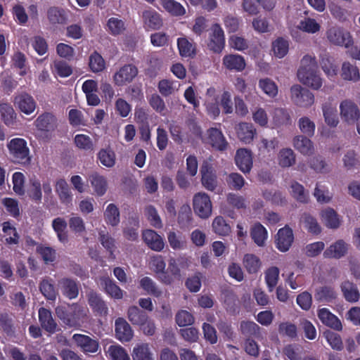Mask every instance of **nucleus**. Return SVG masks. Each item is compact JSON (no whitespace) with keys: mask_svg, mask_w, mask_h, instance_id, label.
<instances>
[{"mask_svg":"<svg viewBox=\"0 0 360 360\" xmlns=\"http://www.w3.org/2000/svg\"><path fill=\"white\" fill-rule=\"evenodd\" d=\"M236 131L238 139L245 144L252 143L257 133L253 124L248 122L239 123L236 127Z\"/></svg>","mask_w":360,"mask_h":360,"instance_id":"obj_15","label":"nucleus"},{"mask_svg":"<svg viewBox=\"0 0 360 360\" xmlns=\"http://www.w3.org/2000/svg\"><path fill=\"white\" fill-rule=\"evenodd\" d=\"M207 134L208 143L212 148L219 151H224L226 150L229 143L220 129L211 127L207 129Z\"/></svg>","mask_w":360,"mask_h":360,"instance_id":"obj_11","label":"nucleus"},{"mask_svg":"<svg viewBox=\"0 0 360 360\" xmlns=\"http://www.w3.org/2000/svg\"><path fill=\"white\" fill-rule=\"evenodd\" d=\"M140 286L148 294L155 297H159L162 295V291L158 288L156 283L148 276L142 278L140 281Z\"/></svg>","mask_w":360,"mask_h":360,"instance_id":"obj_56","label":"nucleus"},{"mask_svg":"<svg viewBox=\"0 0 360 360\" xmlns=\"http://www.w3.org/2000/svg\"><path fill=\"white\" fill-rule=\"evenodd\" d=\"M74 143L77 148L86 153H92L94 150V142L88 135L77 134L74 138Z\"/></svg>","mask_w":360,"mask_h":360,"instance_id":"obj_48","label":"nucleus"},{"mask_svg":"<svg viewBox=\"0 0 360 360\" xmlns=\"http://www.w3.org/2000/svg\"><path fill=\"white\" fill-rule=\"evenodd\" d=\"M67 226L66 221L62 217L55 218L52 221L53 229L56 233L59 241L63 243H66L68 241Z\"/></svg>","mask_w":360,"mask_h":360,"instance_id":"obj_36","label":"nucleus"},{"mask_svg":"<svg viewBox=\"0 0 360 360\" xmlns=\"http://www.w3.org/2000/svg\"><path fill=\"white\" fill-rule=\"evenodd\" d=\"M14 104L26 115L31 114L36 108L35 101L32 96L26 93L16 96L14 98Z\"/></svg>","mask_w":360,"mask_h":360,"instance_id":"obj_18","label":"nucleus"},{"mask_svg":"<svg viewBox=\"0 0 360 360\" xmlns=\"http://www.w3.org/2000/svg\"><path fill=\"white\" fill-rule=\"evenodd\" d=\"M323 113L325 122L330 127H336L338 124V117L337 115V110L330 104L326 103L323 105Z\"/></svg>","mask_w":360,"mask_h":360,"instance_id":"obj_57","label":"nucleus"},{"mask_svg":"<svg viewBox=\"0 0 360 360\" xmlns=\"http://www.w3.org/2000/svg\"><path fill=\"white\" fill-rule=\"evenodd\" d=\"M229 187L235 191H240L244 186L245 181L243 176L237 172H232L226 177Z\"/></svg>","mask_w":360,"mask_h":360,"instance_id":"obj_64","label":"nucleus"},{"mask_svg":"<svg viewBox=\"0 0 360 360\" xmlns=\"http://www.w3.org/2000/svg\"><path fill=\"white\" fill-rule=\"evenodd\" d=\"M243 265L248 274H256L260 269L261 261L253 254H246L243 257Z\"/></svg>","mask_w":360,"mask_h":360,"instance_id":"obj_51","label":"nucleus"},{"mask_svg":"<svg viewBox=\"0 0 360 360\" xmlns=\"http://www.w3.org/2000/svg\"><path fill=\"white\" fill-rule=\"evenodd\" d=\"M318 317L324 325L337 330H342V326L340 319L328 309L322 308L319 309Z\"/></svg>","mask_w":360,"mask_h":360,"instance_id":"obj_23","label":"nucleus"},{"mask_svg":"<svg viewBox=\"0 0 360 360\" xmlns=\"http://www.w3.org/2000/svg\"><path fill=\"white\" fill-rule=\"evenodd\" d=\"M3 232L8 236L6 238V243L9 245H17L19 243V235L16 229L13 226L9 221H5L2 224Z\"/></svg>","mask_w":360,"mask_h":360,"instance_id":"obj_59","label":"nucleus"},{"mask_svg":"<svg viewBox=\"0 0 360 360\" xmlns=\"http://www.w3.org/2000/svg\"><path fill=\"white\" fill-rule=\"evenodd\" d=\"M290 94L292 102L297 106L307 108L314 102V94L309 89L299 84L291 86Z\"/></svg>","mask_w":360,"mask_h":360,"instance_id":"obj_5","label":"nucleus"},{"mask_svg":"<svg viewBox=\"0 0 360 360\" xmlns=\"http://www.w3.org/2000/svg\"><path fill=\"white\" fill-rule=\"evenodd\" d=\"M328 41L337 46H345L348 49L354 44L351 34L342 27H332L326 32Z\"/></svg>","mask_w":360,"mask_h":360,"instance_id":"obj_4","label":"nucleus"},{"mask_svg":"<svg viewBox=\"0 0 360 360\" xmlns=\"http://www.w3.org/2000/svg\"><path fill=\"white\" fill-rule=\"evenodd\" d=\"M176 84V82L165 79L158 82V89L162 96L167 97L178 89Z\"/></svg>","mask_w":360,"mask_h":360,"instance_id":"obj_62","label":"nucleus"},{"mask_svg":"<svg viewBox=\"0 0 360 360\" xmlns=\"http://www.w3.org/2000/svg\"><path fill=\"white\" fill-rule=\"evenodd\" d=\"M177 46L181 57L193 58L196 55L195 44L189 41L186 37L178 38Z\"/></svg>","mask_w":360,"mask_h":360,"instance_id":"obj_34","label":"nucleus"},{"mask_svg":"<svg viewBox=\"0 0 360 360\" xmlns=\"http://www.w3.org/2000/svg\"><path fill=\"white\" fill-rule=\"evenodd\" d=\"M341 76L345 80L358 81L360 79L359 70L349 62H344L342 65Z\"/></svg>","mask_w":360,"mask_h":360,"instance_id":"obj_46","label":"nucleus"},{"mask_svg":"<svg viewBox=\"0 0 360 360\" xmlns=\"http://www.w3.org/2000/svg\"><path fill=\"white\" fill-rule=\"evenodd\" d=\"M235 163L244 174H249L252 168V153L247 148H239L235 155Z\"/></svg>","mask_w":360,"mask_h":360,"instance_id":"obj_9","label":"nucleus"},{"mask_svg":"<svg viewBox=\"0 0 360 360\" xmlns=\"http://www.w3.org/2000/svg\"><path fill=\"white\" fill-rule=\"evenodd\" d=\"M142 18L145 25L151 30H158L162 25L160 15L155 10L144 11L142 13Z\"/></svg>","mask_w":360,"mask_h":360,"instance_id":"obj_27","label":"nucleus"},{"mask_svg":"<svg viewBox=\"0 0 360 360\" xmlns=\"http://www.w3.org/2000/svg\"><path fill=\"white\" fill-rule=\"evenodd\" d=\"M347 251V244L343 240H338L323 252L326 258L339 259L343 257Z\"/></svg>","mask_w":360,"mask_h":360,"instance_id":"obj_29","label":"nucleus"},{"mask_svg":"<svg viewBox=\"0 0 360 360\" xmlns=\"http://www.w3.org/2000/svg\"><path fill=\"white\" fill-rule=\"evenodd\" d=\"M225 46L224 32L218 23H214L211 27L207 43L208 49L215 53H220Z\"/></svg>","mask_w":360,"mask_h":360,"instance_id":"obj_7","label":"nucleus"},{"mask_svg":"<svg viewBox=\"0 0 360 360\" xmlns=\"http://www.w3.org/2000/svg\"><path fill=\"white\" fill-rule=\"evenodd\" d=\"M138 73L139 70L135 65L125 64L114 74V83L118 86L127 85L133 82Z\"/></svg>","mask_w":360,"mask_h":360,"instance_id":"obj_6","label":"nucleus"},{"mask_svg":"<svg viewBox=\"0 0 360 360\" xmlns=\"http://www.w3.org/2000/svg\"><path fill=\"white\" fill-rule=\"evenodd\" d=\"M128 319L133 325L140 326L147 321V314L136 306H131L127 311Z\"/></svg>","mask_w":360,"mask_h":360,"instance_id":"obj_49","label":"nucleus"},{"mask_svg":"<svg viewBox=\"0 0 360 360\" xmlns=\"http://www.w3.org/2000/svg\"><path fill=\"white\" fill-rule=\"evenodd\" d=\"M72 340L84 352L95 353L99 347L97 340L83 334H74Z\"/></svg>","mask_w":360,"mask_h":360,"instance_id":"obj_13","label":"nucleus"},{"mask_svg":"<svg viewBox=\"0 0 360 360\" xmlns=\"http://www.w3.org/2000/svg\"><path fill=\"white\" fill-rule=\"evenodd\" d=\"M39 290L46 300H56L58 293L54 285V281L52 279H43L39 283Z\"/></svg>","mask_w":360,"mask_h":360,"instance_id":"obj_40","label":"nucleus"},{"mask_svg":"<svg viewBox=\"0 0 360 360\" xmlns=\"http://www.w3.org/2000/svg\"><path fill=\"white\" fill-rule=\"evenodd\" d=\"M97 160L103 166L111 168L116 163V155L115 151L110 146H108L105 148H101L98 151Z\"/></svg>","mask_w":360,"mask_h":360,"instance_id":"obj_31","label":"nucleus"},{"mask_svg":"<svg viewBox=\"0 0 360 360\" xmlns=\"http://www.w3.org/2000/svg\"><path fill=\"white\" fill-rule=\"evenodd\" d=\"M10 160L23 167L31 164L32 155L27 143L22 138H13L7 143Z\"/></svg>","mask_w":360,"mask_h":360,"instance_id":"obj_1","label":"nucleus"},{"mask_svg":"<svg viewBox=\"0 0 360 360\" xmlns=\"http://www.w3.org/2000/svg\"><path fill=\"white\" fill-rule=\"evenodd\" d=\"M272 49L276 57L282 58L288 52L289 43L288 40L282 37H279L273 42Z\"/></svg>","mask_w":360,"mask_h":360,"instance_id":"obj_60","label":"nucleus"},{"mask_svg":"<svg viewBox=\"0 0 360 360\" xmlns=\"http://www.w3.org/2000/svg\"><path fill=\"white\" fill-rule=\"evenodd\" d=\"M139 219L136 215L129 217L127 224L123 229V235L129 240L134 241L138 238Z\"/></svg>","mask_w":360,"mask_h":360,"instance_id":"obj_28","label":"nucleus"},{"mask_svg":"<svg viewBox=\"0 0 360 360\" xmlns=\"http://www.w3.org/2000/svg\"><path fill=\"white\" fill-rule=\"evenodd\" d=\"M87 297L88 303L94 311L101 316H105L108 314V308L100 295L94 291H91L88 293Z\"/></svg>","mask_w":360,"mask_h":360,"instance_id":"obj_21","label":"nucleus"},{"mask_svg":"<svg viewBox=\"0 0 360 360\" xmlns=\"http://www.w3.org/2000/svg\"><path fill=\"white\" fill-rule=\"evenodd\" d=\"M115 337L121 342H129L133 338L130 325L123 318H118L115 323Z\"/></svg>","mask_w":360,"mask_h":360,"instance_id":"obj_16","label":"nucleus"},{"mask_svg":"<svg viewBox=\"0 0 360 360\" xmlns=\"http://www.w3.org/2000/svg\"><path fill=\"white\" fill-rule=\"evenodd\" d=\"M143 240L153 250L160 252L165 246L162 238L153 230L148 229L143 232Z\"/></svg>","mask_w":360,"mask_h":360,"instance_id":"obj_17","label":"nucleus"},{"mask_svg":"<svg viewBox=\"0 0 360 360\" xmlns=\"http://www.w3.org/2000/svg\"><path fill=\"white\" fill-rule=\"evenodd\" d=\"M280 271L277 266H271L264 272V280L269 292H271L278 284Z\"/></svg>","mask_w":360,"mask_h":360,"instance_id":"obj_41","label":"nucleus"},{"mask_svg":"<svg viewBox=\"0 0 360 360\" xmlns=\"http://www.w3.org/2000/svg\"><path fill=\"white\" fill-rule=\"evenodd\" d=\"M261 327L252 321H242L240 323V333L245 338L261 339Z\"/></svg>","mask_w":360,"mask_h":360,"instance_id":"obj_20","label":"nucleus"},{"mask_svg":"<svg viewBox=\"0 0 360 360\" xmlns=\"http://www.w3.org/2000/svg\"><path fill=\"white\" fill-rule=\"evenodd\" d=\"M341 290L345 299L349 302H356L360 293L356 284L349 281H344L341 285Z\"/></svg>","mask_w":360,"mask_h":360,"instance_id":"obj_32","label":"nucleus"},{"mask_svg":"<svg viewBox=\"0 0 360 360\" xmlns=\"http://www.w3.org/2000/svg\"><path fill=\"white\" fill-rule=\"evenodd\" d=\"M259 86L264 94L271 98L275 97L278 94L277 85L269 78L259 79Z\"/></svg>","mask_w":360,"mask_h":360,"instance_id":"obj_63","label":"nucleus"},{"mask_svg":"<svg viewBox=\"0 0 360 360\" xmlns=\"http://www.w3.org/2000/svg\"><path fill=\"white\" fill-rule=\"evenodd\" d=\"M292 195L298 202L307 203L309 200V194L305 191L304 186L297 181H294L291 184Z\"/></svg>","mask_w":360,"mask_h":360,"instance_id":"obj_61","label":"nucleus"},{"mask_svg":"<svg viewBox=\"0 0 360 360\" xmlns=\"http://www.w3.org/2000/svg\"><path fill=\"white\" fill-rule=\"evenodd\" d=\"M314 297L317 301L331 302L336 298V293L332 287L323 286L316 290Z\"/></svg>","mask_w":360,"mask_h":360,"instance_id":"obj_58","label":"nucleus"},{"mask_svg":"<svg viewBox=\"0 0 360 360\" xmlns=\"http://www.w3.org/2000/svg\"><path fill=\"white\" fill-rule=\"evenodd\" d=\"M214 232L219 236H226L231 232V226L226 223L223 217L218 216L212 221Z\"/></svg>","mask_w":360,"mask_h":360,"instance_id":"obj_54","label":"nucleus"},{"mask_svg":"<svg viewBox=\"0 0 360 360\" xmlns=\"http://www.w3.org/2000/svg\"><path fill=\"white\" fill-rule=\"evenodd\" d=\"M57 316L67 326L77 325L81 318V308L77 304L58 306L55 309Z\"/></svg>","mask_w":360,"mask_h":360,"instance_id":"obj_2","label":"nucleus"},{"mask_svg":"<svg viewBox=\"0 0 360 360\" xmlns=\"http://www.w3.org/2000/svg\"><path fill=\"white\" fill-rule=\"evenodd\" d=\"M104 217L108 224L112 226L118 225L120 221L118 207L113 203L109 204L104 212Z\"/></svg>","mask_w":360,"mask_h":360,"instance_id":"obj_52","label":"nucleus"},{"mask_svg":"<svg viewBox=\"0 0 360 360\" xmlns=\"http://www.w3.org/2000/svg\"><path fill=\"white\" fill-rule=\"evenodd\" d=\"M299 80L304 85H307L314 90L319 89L323 85V79L317 70L308 72L304 77H298Z\"/></svg>","mask_w":360,"mask_h":360,"instance_id":"obj_42","label":"nucleus"},{"mask_svg":"<svg viewBox=\"0 0 360 360\" xmlns=\"http://www.w3.org/2000/svg\"><path fill=\"white\" fill-rule=\"evenodd\" d=\"M223 65L229 70L241 72L246 66L243 56L238 54H228L223 58Z\"/></svg>","mask_w":360,"mask_h":360,"instance_id":"obj_19","label":"nucleus"},{"mask_svg":"<svg viewBox=\"0 0 360 360\" xmlns=\"http://www.w3.org/2000/svg\"><path fill=\"white\" fill-rule=\"evenodd\" d=\"M56 192L62 204L69 205L72 201V194L67 181L64 179H59L56 183Z\"/></svg>","mask_w":360,"mask_h":360,"instance_id":"obj_24","label":"nucleus"},{"mask_svg":"<svg viewBox=\"0 0 360 360\" xmlns=\"http://www.w3.org/2000/svg\"><path fill=\"white\" fill-rule=\"evenodd\" d=\"M89 179L97 195L103 196L106 193L108 189V182L104 176L94 172L89 175Z\"/></svg>","mask_w":360,"mask_h":360,"instance_id":"obj_25","label":"nucleus"},{"mask_svg":"<svg viewBox=\"0 0 360 360\" xmlns=\"http://www.w3.org/2000/svg\"><path fill=\"white\" fill-rule=\"evenodd\" d=\"M267 231L259 222L255 223L251 228L250 236L258 246H263L267 238Z\"/></svg>","mask_w":360,"mask_h":360,"instance_id":"obj_37","label":"nucleus"},{"mask_svg":"<svg viewBox=\"0 0 360 360\" xmlns=\"http://www.w3.org/2000/svg\"><path fill=\"white\" fill-rule=\"evenodd\" d=\"M201 182L208 191H214L217 186V175L212 167L207 162H204L200 167Z\"/></svg>","mask_w":360,"mask_h":360,"instance_id":"obj_10","label":"nucleus"},{"mask_svg":"<svg viewBox=\"0 0 360 360\" xmlns=\"http://www.w3.org/2000/svg\"><path fill=\"white\" fill-rule=\"evenodd\" d=\"M63 295L70 300L75 299L79 295V283L69 278H63L60 281Z\"/></svg>","mask_w":360,"mask_h":360,"instance_id":"obj_22","label":"nucleus"},{"mask_svg":"<svg viewBox=\"0 0 360 360\" xmlns=\"http://www.w3.org/2000/svg\"><path fill=\"white\" fill-rule=\"evenodd\" d=\"M318 64L314 56L305 55L301 60V65L297 70V77H304L308 72L317 70Z\"/></svg>","mask_w":360,"mask_h":360,"instance_id":"obj_30","label":"nucleus"},{"mask_svg":"<svg viewBox=\"0 0 360 360\" xmlns=\"http://www.w3.org/2000/svg\"><path fill=\"white\" fill-rule=\"evenodd\" d=\"M162 7L172 15L182 16L186 13V9L175 0H160Z\"/></svg>","mask_w":360,"mask_h":360,"instance_id":"obj_47","label":"nucleus"},{"mask_svg":"<svg viewBox=\"0 0 360 360\" xmlns=\"http://www.w3.org/2000/svg\"><path fill=\"white\" fill-rule=\"evenodd\" d=\"M38 314L41 328L50 334L55 333L57 330L58 325L53 318L51 311L44 307H41L39 309Z\"/></svg>","mask_w":360,"mask_h":360,"instance_id":"obj_14","label":"nucleus"},{"mask_svg":"<svg viewBox=\"0 0 360 360\" xmlns=\"http://www.w3.org/2000/svg\"><path fill=\"white\" fill-rule=\"evenodd\" d=\"M295 162V155L290 148H283L278 154V164L282 167H289Z\"/></svg>","mask_w":360,"mask_h":360,"instance_id":"obj_55","label":"nucleus"},{"mask_svg":"<svg viewBox=\"0 0 360 360\" xmlns=\"http://www.w3.org/2000/svg\"><path fill=\"white\" fill-rule=\"evenodd\" d=\"M0 327L6 335L14 336L16 330L14 316L8 313L0 314Z\"/></svg>","mask_w":360,"mask_h":360,"instance_id":"obj_35","label":"nucleus"},{"mask_svg":"<svg viewBox=\"0 0 360 360\" xmlns=\"http://www.w3.org/2000/svg\"><path fill=\"white\" fill-rule=\"evenodd\" d=\"M133 360H153V354L148 344L137 345L133 349Z\"/></svg>","mask_w":360,"mask_h":360,"instance_id":"obj_53","label":"nucleus"},{"mask_svg":"<svg viewBox=\"0 0 360 360\" xmlns=\"http://www.w3.org/2000/svg\"><path fill=\"white\" fill-rule=\"evenodd\" d=\"M293 146L304 155H310L314 152V144L312 141L302 135L296 136L293 139Z\"/></svg>","mask_w":360,"mask_h":360,"instance_id":"obj_26","label":"nucleus"},{"mask_svg":"<svg viewBox=\"0 0 360 360\" xmlns=\"http://www.w3.org/2000/svg\"><path fill=\"white\" fill-rule=\"evenodd\" d=\"M56 123L55 117L49 112H44L39 115L34 122L38 130L49 131L54 128Z\"/></svg>","mask_w":360,"mask_h":360,"instance_id":"obj_33","label":"nucleus"},{"mask_svg":"<svg viewBox=\"0 0 360 360\" xmlns=\"http://www.w3.org/2000/svg\"><path fill=\"white\" fill-rule=\"evenodd\" d=\"M321 217L325 225L330 229H337L340 221L337 212L332 208H327L321 212Z\"/></svg>","mask_w":360,"mask_h":360,"instance_id":"obj_43","label":"nucleus"},{"mask_svg":"<svg viewBox=\"0 0 360 360\" xmlns=\"http://www.w3.org/2000/svg\"><path fill=\"white\" fill-rule=\"evenodd\" d=\"M320 65L328 77H333L336 75L338 72V67L333 63V58L328 53H323L320 56Z\"/></svg>","mask_w":360,"mask_h":360,"instance_id":"obj_50","label":"nucleus"},{"mask_svg":"<svg viewBox=\"0 0 360 360\" xmlns=\"http://www.w3.org/2000/svg\"><path fill=\"white\" fill-rule=\"evenodd\" d=\"M194 212L202 219L208 218L212 211V204L210 196L202 192L197 193L193 198Z\"/></svg>","mask_w":360,"mask_h":360,"instance_id":"obj_3","label":"nucleus"},{"mask_svg":"<svg viewBox=\"0 0 360 360\" xmlns=\"http://www.w3.org/2000/svg\"><path fill=\"white\" fill-rule=\"evenodd\" d=\"M89 66L91 72L98 73L105 69V61L98 52L94 51L89 56Z\"/></svg>","mask_w":360,"mask_h":360,"instance_id":"obj_45","label":"nucleus"},{"mask_svg":"<svg viewBox=\"0 0 360 360\" xmlns=\"http://www.w3.org/2000/svg\"><path fill=\"white\" fill-rule=\"evenodd\" d=\"M47 17L50 23L53 25L64 24L68 18L65 10L57 6H52L48 9Z\"/></svg>","mask_w":360,"mask_h":360,"instance_id":"obj_39","label":"nucleus"},{"mask_svg":"<svg viewBox=\"0 0 360 360\" xmlns=\"http://www.w3.org/2000/svg\"><path fill=\"white\" fill-rule=\"evenodd\" d=\"M101 284L105 292L115 299H121L123 296L122 290L114 281L108 277L101 279Z\"/></svg>","mask_w":360,"mask_h":360,"instance_id":"obj_38","label":"nucleus"},{"mask_svg":"<svg viewBox=\"0 0 360 360\" xmlns=\"http://www.w3.org/2000/svg\"><path fill=\"white\" fill-rule=\"evenodd\" d=\"M294 240L292 230L285 226L280 229L276 237V248L281 252H286L289 250Z\"/></svg>","mask_w":360,"mask_h":360,"instance_id":"obj_12","label":"nucleus"},{"mask_svg":"<svg viewBox=\"0 0 360 360\" xmlns=\"http://www.w3.org/2000/svg\"><path fill=\"white\" fill-rule=\"evenodd\" d=\"M340 111L342 119L348 124H354L360 117L357 105L350 99H345L340 103Z\"/></svg>","mask_w":360,"mask_h":360,"instance_id":"obj_8","label":"nucleus"},{"mask_svg":"<svg viewBox=\"0 0 360 360\" xmlns=\"http://www.w3.org/2000/svg\"><path fill=\"white\" fill-rule=\"evenodd\" d=\"M98 240L103 247L110 253V257L115 258V240L108 232L103 230L98 232Z\"/></svg>","mask_w":360,"mask_h":360,"instance_id":"obj_44","label":"nucleus"}]
</instances>
